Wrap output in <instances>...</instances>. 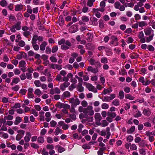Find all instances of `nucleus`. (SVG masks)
Masks as SVG:
<instances>
[{"mask_svg":"<svg viewBox=\"0 0 155 155\" xmlns=\"http://www.w3.org/2000/svg\"><path fill=\"white\" fill-rule=\"evenodd\" d=\"M83 113L85 114V117H86L88 116H92L94 114V111L93 109V107L91 106H88L86 108H84Z\"/></svg>","mask_w":155,"mask_h":155,"instance_id":"nucleus-1","label":"nucleus"},{"mask_svg":"<svg viewBox=\"0 0 155 155\" xmlns=\"http://www.w3.org/2000/svg\"><path fill=\"white\" fill-rule=\"evenodd\" d=\"M69 102L71 104V105L76 107L80 104V101L79 99L75 97V98L72 97L69 99Z\"/></svg>","mask_w":155,"mask_h":155,"instance_id":"nucleus-2","label":"nucleus"},{"mask_svg":"<svg viewBox=\"0 0 155 155\" xmlns=\"http://www.w3.org/2000/svg\"><path fill=\"white\" fill-rule=\"evenodd\" d=\"M94 118L96 121L95 124L97 125H101L100 121L102 119V117L99 113H95L94 115Z\"/></svg>","mask_w":155,"mask_h":155,"instance_id":"nucleus-3","label":"nucleus"},{"mask_svg":"<svg viewBox=\"0 0 155 155\" xmlns=\"http://www.w3.org/2000/svg\"><path fill=\"white\" fill-rule=\"evenodd\" d=\"M55 106L60 109L63 108L64 109H70V106L67 104L63 103L58 102L55 105Z\"/></svg>","mask_w":155,"mask_h":155,"instance_id":"nucleus-4","label":"nucleus"},{"mask_svg":"<svg viewBox=\"0 0 155 155\" xmlns=\"http://www.w3.org/2000/svg\"><path fill=\"white\" fill-rule=\"evenodd\" d=\"M86 86L89 91H92L95 93H96L97 92V89L91 84L87 83L86 84Z\"/></svg>","mask_w":155,"mask_h":155,"instance_id":"nucleus-5","label":"nucleus"},{"mask_svg":"<svg viewBox=\"0 0 155 155\" xmlns=\"http://www.w3.org/2000/svg\"><path fill=\"white\" fill-rule=\"evenodd\" d=\"M78 31L77 26L74 25L71 26L69 29V31L71 33H73Z\"/></svg>","mask_w":155,"mask_h":155,"instance_id":"nucleus-6","label":"nucleus"},{"mask_svg":"<svg viewBox=\"0 0 155 155\" xmlns=\"http://www.w3.org/2000/svg\"><path fill=\"white\" fill-rule=\"evenodd\" d=\"M20 53V54L17 55L16 58L18 60H20L22 58H27V55L26 53L23 52H21Z\"/></svg>","mask_w":155,"mask_h":155,"instance_id":"nucleus-7","label":"nucleus"},{"mask_svg":"<svg viewBox=\"0 0 155 155\" xmlns=\"http://www.w3.org/2000/svg\"><path fill=\"white\" fill-rule=\"evenodd\" d=\"M50 67L53 69H56L58 70L62 69L61 66L54 64H49Z\"/></svg>","mask_w":155,"mask_h":155,"instance_id":"nucleus-8","label":"nucleus"},{"mask_svg":"<svg viewBox=\"0 0 155 155\" xmlns=\"http://www.w3.org/2000/svg\"><path fill=\"white\" fill-rule=\"evenodd\" d=\"M145 34L147 35H149L153 33V31L150 27H147L144 30Z\"/></svg>","mask_w":155,"mask_h":155,"instance_id":"nucleus-9","label":"nucleus"},{"mask_svg":"<svg viewBox=\"0 0 155 155\" xmlns=\"http://www.w3.org/2000/svg\"><path fill=\"white\" fill-rule=\"evenodd\" d=\"M111 39H112V41L110 43L114 45L115 44V46H117L118 45V40L116 37L112 36L111 37Z\"/></svg>","mask_w":155,"mask_h":155,"instance_id":"nucleus-10","label":"nucleus"},{"mask_svg":"<svg viewBox=\"0 0 155 155\" xmlns=\"http://www.w3.org/2000/svg\"><path fill=\"white\" fill-rule=\"evenodd\" d=\"M43 38L41 36H38L36 35H35L33 36L32 41H33L36 42L37 40L39 41H43Z\"/></svg>","mask_w":155,"mask_h":155,"instance_id":"nucleus-11","label":"nucleus"},{"mask_svg":"<svg viewBox=\"0 0 155 155\" xmlns=\"http://www.w3.org/2000/svg\"><path fill=\"white\" fill-rule=\"evenodd\" d=\"M87 70L89 71H91L95 74L98 72V70L97 68H93L91 66H89L88 67Z\"/></svg>","mask_w":155,"mask_h":155,"instance_id":"nucleus-12","label":"nucleus"},{"mask_svg":"<svg viewBox=\"0 0 155 155\" xmlns=\"http://www.w3.org/2000/svg\"><path fill=\"white\" fill-rule=\"evenodd\" d=\"M31 136V134L30 132H27L26 136L24 137L25 141L28 142L30 140V137Z\"/></svg>","mask_w":155,"mask_h":155,"instance_id":"nucleus-13","label":"nucleus"},{"mask_svg":"<svg viewBox=\"0 0 155 155\" xmlns=\"http://www.w3.org/2000/svg\"><path fill=\"white\" fill-rule=\"evenodd\" d=\"M55 147L58 148V150L60 153H61L65 150V149L64 147L58 145L56 146Z\"/></svg>","mask_w":155,"mask_h":155,"instance_id":"nucleus-14","label":"nucleus"},{"mask_svg":"<svg viewBox=\"0 0 155 155\" xmlns=\"http://www.w3.org/2000/svg\"><path fill=\"white\" fill-rule=\"evenodd\" d=\"M93 35L92 33L88 32L87 34L86 39L88 41H91L92 40Z\"/></svg>","mask_w":155,"mask_h":155,"instance_id":"nucleus-15","label":"nucleus"},{"mask_svg":"<svg viewBox=\"0 0 155 155\" xmlns=\"http://www.w3.org/2000/svg\"><path fill=\"white\" fill-rule=\"evenodd\" d=\"M21 22L19 21L17 22L16 24L13 25V26L16 30H19L21 28Z\"/></svg>","mask_w":155,"mask_h":155,"instance_id":"nucleus-16","label":"nucleus"},{"mask_svg":"<svg viewBox=\"0 0 155 155\" xmlns=\"http://www.w3.org/2000/svg\"><path fill=\"white\" fill-rule=\"evenodd\" d=\"M31 43L32 44V46L34 49L36 50L37 51L39 49V46L36 44V42L31 40Z\"/></svg>","mask_w":155,"mask_h":155,"instance_id":"nucleus-17","label":"nucleus"},{"mask_svg":"<svg viewBox=\"0 0 155 155\" xmlns=\"http://www.w3.org/2000/svg\"><path fill=\"white\" fill-rule=\"evenodd\" d=\"M47 45V43L44 41L40 45V48L41 50L44 51L45 48V47Z\"/></svg>","mask_w":155,"mask_h":155,"instance_id":"nucleus-18","label":"nucleus"},{"mask_svg":"<svg viewBox=\"0 0 155 155\" xmlns=\"http://www.w3.org/2000/svg\"><path fill=\"white\" fill-rule=\"evenodd\" d=\"M62 96L64 98H69L71 96V93L68 91H65L63 93Z\"/></svg>","mask_w":155,"mask_h":155,"instance_id":"nucleus-19","label":"nucleus"},{"mask_svg":"<svg viewBox=\"0 0 155 155\" xmlns=\"http://www.w3.org/2000/svg\"><path fill=\"white\" fill-rule=\"evenodd\" d=\"M143 114L145 115L149 116L151 114V112L149 109H144L143 110Z\"/></svg>","mask_w":155,"mask_h":155,"instance_id":"nucleus-20","label":"nucleus"},{"mask_svg":"<svg viewBox=\"0 0 155 155\" xmlns=\"http://www.w3.org/2000/svg\"><path fill=\"white\" fill-rule=\"evenodd\" d=\"M77 90L79 92H83L84 91V88L82 86V84H78L77 86Z\"/></svg>","mask_w":155,"mask_h":155,"instance_id":"nucleus-21","label":"nucleus"},{"mask_svg":"<svg viewBox=\"0 0 155 155\" xmlns=\"http://www.w3.org/2000/svg\"><path fill=\"white\" fill-rule=\"evenodd\" d=\"M20 81V79L18 78H14L12 80V82L11 83V84L13 85L14 84H17Z\"/></svg>","mask_w":155,"mask_h":155,"instance_id":"nucleus-22","label":"nucleus"},{"mask_svg":"<svg viewBox=\"0 0 155 155\" xmlns=\"http://www.w3.org/2000/svg\"><path fill=\"white\" fill-rule=\"evenodd\" d=\"M22 120L21 118L19 117H16L15 120L14 122V124L17 125H18Z\"/></svg>","mask_w":155,"mask_h":155,"instance_id":"nucleus-23","label":"nucleus"},{"mask_svg":"<svg viewBox=\"0 0 155 155\" xmlns=\"http://www.w3.org/2000/svg\"><path fill=\"white\" fill-rule=\"evenodd\" d=\"M140 146L142 147H144L145 146H147V144L146 143L145 141L144 140H141L139 144Z\"/></svg>","mask_w":155,"mask_h":155,"instance_id":"nucleus-24","label":"nucleus"},{"mask_svg":"<svg viewBox=\"0 0 155 155\" xmlns=\"http://www.w3.org/2000/svg\"><path fill=\"white\" fill-rule=\"evenodd\" d=\"M138 23L139 26L140 27L147 25V23L144 21L139 22Z\"/></svg>","mask_w":155,"mask_h":155,"instance_id":"nucleus-25","label":"nucleus"},{"mask_svg":"<svg viewBox=\"0 0 155 155\" xmlns=\"http://www.w3.org/2000/svg\"><path fill=\"white\" fill-rule=\"evenodd\" d=\"M19 67L24 68L25 67L26 62L24 61H21L19 62Z\"/></svg>","mask_w":155,"mask_h":155,"instance_id":"nucleus-26","label":"nucleus"},{"mask_svg":"<svg viewBox=\"0 0 155 155\" xmlns=\"http://www.w3.org/2000/svg\"><path fill=\"white\" fill-rule=\"evenodd\" d=\"M23 7V5H16L15 8V10L16 11H18L21 10Z\"/></svg>","mask_w":155,"mask_h":155,"instance_id":"nucleus-27","label":"nucleus"},{"mask_svg":"<svg viewBox=\"0 0 155 155\" xmlns=\"http://www.w3.org/2000/svg\"><path fill=\"white\" fill-rule=\"evenodd\" d=\"M135 129V127L134 126H132L130 128L127 130V132L128 134H131L134 131Z\"/></svg>","mask_w":155,"mask_h":155,"instance_id":"nucleus-28","label":"nucleus"},{"mask_svg":"<svg viewBox=\"0 0 155 155\" xmlns=\"http://www.w3.org/2000/svg\"><path fill=\"white\" fill-rule=\"evenodd\" d=\"M139 152L142 155H145L146 153V149L144 148H141L139 149Z\"/></svg>","mask_w":155,"mask_h":155,"instance_id":"nucleus-29","label":"nucleus"},{"mask_svg":"<svg viewBox=\"0 0 155 155\" xmlns=\"http://www.w3.org/2000/svg\"><path fill=\"white\" fill-rule=\"evenodd\" d=\"M34 93L38 96L42 94V92L38 89H37L35 90Z\"/></svg>","mask_w":155,"mask_h":155,"instance_id":"nucleus-30","label":"nucleus"},{"mask_svg":"<svg viewBox=\"0 0 155 155\" xmlns=\"http://www.w3.org/2000/svg\"><path fill=\"white\" fill-rule=\"evenodd\" d=\"M119 97L120 99H123L124 97V91H120L119 93Z\"/></svg>","mask_w":155,"mask_h":155,"instance_id":"nucleus-31","label":"nucleus"},{"mask_svg":"<svg viewBox=\"0 0 155 155\" xmlns=\"http://www.w3.org/2000/svg\"><path fill=\"white\" fill-rule=\"evenodd\" d=\"M139 55L138 54L135 53H133L130 56V58L132 59L137 58H138Z\"/></svg>","mask_w":155,"mask_h":155,"instance_id":"nucleus-32","label":"nucleus"},{"mask_svg":"<svg viewBox=\"0 0 155 155\" xmlns=\"http://www.w3.org/2000/svg\"><path fill=\"white\" fill-rule=\"evenodd\" d=\"M108 123L105 120H103L101 121V126L102 127H106L108 125Z\"/></svg>","mask_w":155,"mask_h":155,"instance_id":"nucleus-33","label":"nucleus"},{"mask_svg":"<svg viewBox=\"0 0 155 155\" xmlns=\"http://www.w3.org/2000/svg\"><path fill=\"white\" fill-rule=\"evenodd\" d=\"M44 138L42 137H39L38 138V142L39 143H42L44 142Z\"/></svg>","mask_w":155,"mask_h":155,"instance_id":"nucleus-34","label":"nucleus"},{"mask_svg":"<svg viewBox=\"0 0 155 155\" xmlns=\"http://www.w3.org/2000/svg\"><path fill=\"white\" fill-rule=\"evenodd\" d=\"M34 83L36 87H40L41 85V82L38 80H35L34 82Z\"/></svg>","mask_w":155,"mask_h":155,"instance_id":"nucleus-35","label":"nucleus"},{"mask_svg":"<svg viewBox=\"0 0 155 155\" xmlns=\"http://www.w3.org/2000/svg\"><path fill=\"white\" fill-rule=\"evenodd\" d=\"M101 61L102 63L103 64L107 63L108 62L107 58L106 57L102 58H101Z\"/></svg>","mask_w":155,"mask_h":155,"instance_id":"nucleus-36","label":"nucleus"},{"mask_svg":"<svg viewBox=\"0 0 155 155\" xmlns=\"http://www.w3.org/2000/svg\"><path fill=\"white\" fill-rule=\"evenodd\" d=\"M62 130L61 129H60L59 127H57L56 128L55 131L54 132L55 134L56 135H58L59 133L61 134Z\"/></svg>","mask_w":155,"mask_h":155,"instance_id":"nucleus-37","label":"nucleus"},{"mask_svg":"<svg viewBox=\"0 0 155 155\" xmlns=\"http://www.w3.org/2000/svg\"><path fill=\"white\" fill-rule=\"evenodd\" d=\"M112 104L116 106H119L120 104L119 101L118 99H115L113 101Z\"/></svg>","mask_w":155,"mask_h":155,"instance_id":"nucleus-38","label":"nucleus"},{"mask_svg":"<svg viewBox=\"0 0 155 155\" xmlns=\"http://www.w3.org/2000/svg\"><path fill=\"white\" fill-rule=\"evenodd\" d=\"M130 149L132 150H135L137 149V146L134 144H131L130 147Z\"/></svg>","mask_w":155,"mask_h":155,"instance_id":"nucleus-39","label":"nucleus"},{"mask_svg":"<svg viewBox=\"0 0 155 155\" xmlns=\"http://www.w3.org/2000/svg\"><path fill=\"white\" fill-rule=\"evenodd\" d=\"M108 116L111 117L112 118H114L116 117V114L114 112H108L107 113Z\"/></svg>","mask_w":155,"mask_h":155,"instance_id":"nucleus-40","label":"nucleus"},{"mask_svg":"<svg viewBox=\"0 0 155 155\" xmlns=\"http://www.w3.org/2000/svg\"><path fill=\"white\" fill-rule=\"evenodd\" d=\"M81 19L84 22H88L89 20V18L86 16H83L81 18Z\"/></svg>","mask_w":155,"mask_h":155,"instance_id":"nucleus-41","label":"nucleus"},{"mask_svg":"<svg viewBox=\"0 0 155 155\" xmlns=\"http://www.w3.org/2000/svg\"><path fill=\"white\" fill-rule=\"evenodd\" d=\"M116 97L115 94H112L110 95L109 97H108L107 100H109V101L113 100Z\"/></svg>","mask_w":155,"mask_h":155,"instance_id":"nucleus-42","label":"nucleus"},{"mask_svg":"<svg viewBox=\"0 0 155 155\" xmlns=\"http://www.w3.org/2000/svg\"><path fill=\"white\" fill-rule=\"evenodd\" d=\"M101 107L102 109H106L108 108L109 105L106 103H103L102 104Z\"/></svg>","mask_w":155,"mask_h":155,"instance_id":"nucleus-43","label":"nucleus"},{"mask_svg":"<svg viewBox=\"0 0 155 155\" xmlns=\"http://www.w3.org/2000/svg\"><path fill=\"white\" fill-rule=\"evenodd\" d=\"M31 146L33 148L36 149H38L39 147L38 144L33 143H31Z\"/></svg>","mask_w":155,"mask_h":155,"instance_id":"nucleus-44","label":"nucleus"},{"mask_svg":"<svg viewBox=\"0 0 155 155\" xmlns=\"http://www.w3.org/2000/svg\"><path fill=\"white\" fill-rule=\"evenodd\" d=\"M31 112L32 114H33L35 116L37 117L38 116V112L35 109H32L31 110Z\"/></svg>","mask_w":155,"mask_h":155,"instance_id":"nucleus-45","label":"nucleus"},{"mask_svg":"<svg viewBox=\"0 0 155 155\" xmlns=\"http://www.w3.org/2000/svg\"><path fill=\"white\" fill-rule=\"evenodd\" d=\"M127 140L129 142H131L133 140V137L131 135L128 136L127 138Z\"/></svg>","mask_w":155,"mask_h":155,"instance_id":"nucleus-46","label":"nucleus"},{"mask_svg":"<svg viewBox=\"0 0 155 155\" xmlns=\"http://www.w3.org/2000/svg\"><path fill=\"white\" fill-rule=\"evenodd\" d=\"M21 104L20 103H16L15 104V105L12 107L13 108H17L21 107Z\"/></svg>","mask_w":155,"mask_h":155,"instance_id":"nucleus-47","label":"nucleus"},{"mask_svg":"<svg viewBox=\"0 0 155 155\" xmlns=\"http://www.w3.org/2000/svg\"><path fill=\"white\" fill-rule=\"evenodd\" d=\"M0 4L2 6L4 7L7 5V3L5 0H3L0 2Z\"/></svg>","mask_w":155,"mask_h":155,"instance_id":"nucleus-48","label":"nucleus"},{"mask_svg":"<svg viewBox=\"0 0 155 155\" xmlns=\"http://www.w3.org/2000/svg\"><path fill=\"white\" fill-rule=\"evenodd\" d=\"M62 77L60 74H58L57 75L56 78H55V79L59 81H62L61 80Z\"/></svg>","mask_w":155,"mask_h":155,"instance_id":"nucleus-49","label":"nucleus"},{"mask_svg":"<svg viewBox=\"0 0 155 155\" xmlns=\"http://www.w3.org/2000/svg\"><path fill=\"white\" fill-rule=\"evenodd\" d=\"M50 124L51 127H55L57 124V122L54 120H52L50 122Z\"/></svg>","mask_w":155,"mask_h":155,"instance_id":"nucleus-50","label":"nucleus"},{"mask_svg":"<svg viewBox=\"0 0 155 155\" xmlns=\"http://www.w3.org/2000/svg\"><path fill=\"white\" fill-rule=\"evenodd\" d=\"M114 5L116 8L119 9L120 6V4L119 2H117L114 3Z\"/></svg>","mask_w":155,"mask_h":155,"instance_id":"nucleus-51","label":"nucleus"},{"mask_svg":"<svg viewBox=\"0 0 155 155\" xmlns=\"http://www.w3.org/2000/svg\"><path fill=\"white\" fill-rule=\"evenodd\" d=\"M58 48L57 46H55L53 47L52 48L51 51L52 53H55L58 50Z\"/></svg>","mask_w":155,"mask_h":155,"instance_id":"nucleus-52","label":"nucleus"},{"mask_svg":"<svg viewBox=\"0 0 155 155\" xmlns=\"http://www.w3.org/2000/svg\"><path fill=\"white\" fill-rule=\"evenodd\" d=\"M64 23V21L63 18L62 17H60L59 18V24L60 25H62Z\"/></svg>","mask_w":155,"mask_h":155,"instance_id":"nucleus-53","label":"nucleus"},{"mask_svg":"<svg viewBox=\"0 0 155 155\" xmlns=\"http://www.w3.org/2000/svg\"><path fill=\"white\" fill-rule=\"evenodd\" d=\"M50 59L52 62H56L57 61V60L56 59V58L54 56L51 57Z\"/></svg>","mask_w":155,"mask_h":155,"instance_id":"nucleus-54","label":"nucleus"},{"mask_svg":"<svg viewBox=\"0 0 155 155\" xmlns=\"http://www.w3.org/2000/svg\"><path fill=\"white\" fill-rule=\"evenodd\" d=\"M125 97L126 98L129 99L131 100H133L134 99V97L130 94H127Z\"/></svg>","mask_w":155,"mask_h":155,"instance_id":"nucleus-55","label":"nucleus"},{"mask_svg":"<svg viewBox=\"0 0 155 155\" xmlns=\"http://www.w3.org/2000/svg\"><path fill=\"white\" fill-rule=\"evenodd\" d=\"M134 18L136 20H138L140 19L141 16L139 14H136L134 15Z\"/></svg>","mask_w":155,"mask_h":155,"instance_id":"nucleus-56","label":"nucleus"},{"mask_svg":"<svg viewBox=\"0 0 155 155\" xmlns=\"http://www.w3.org/2000/svg\"><path fill=\"white\" fill-rule=\"evenodd\" d=\"M81 104L84 107H85L87 105V103L86 101L84 100L81 102Z\"/></svg>","mask_w":155,"mask_h":155,"instance_id":"nucleus-57","label":"nucleus"},{"mask_svg":"<svg viewBox=\"0 0 155 155\" xmlns=\"http://www.w3.org/2000/svg\"><path fill=\"white\" fill-rule=\"evenodd\" d=\"M54 89L55 94H59L60 93L61 91L58 88L56 87L54 88Z\"/></svg>","mask_w":155,"mask_h":155,"instance_id":"nucleus-58","label":"nucleus"},{"mask_svg":"<svg viewBox=\"0 0 155 155\" xmlns=\"http://www.w3.org/2000/svg\"><path fill=\"white\" fill-rule=\"evenodd\" d=\"M95 60L92 58H91L89 60V62L90 64L92 65H95L96 62Z\"/></svg>","mask_w":155,"mask_h":155,"instance_id":"nucleus-59","label":"nucleus"},{"mask_svg":"<svg viewBox=\"0 0 155 155\" xmlns=\"http://www.w3.org/2000/svg\"><path fill=\"white\" fill-rule=\"evenodd\" d=\"M139 81L142 83V84L144 85V83H145L144 78V77H141L139 78Z\"/></svg>","mask_w":155,"mask_h":155,"instance_id":"nucleus-60","label":"nucleus"},{"mask_svg":"<svg viewBox=\"0 0 155 155\" xmlns=\"http://www.w3.org/2000/svg\"><path fill=\"white\" fill-rule=\"evenodd\" d=\"M23 137V136L20 134H18L16 137V140L17 141L20 140Z\"/></svg>","mask_w":155,"mask_h":155,"instance_id":"nucleus-61","label":"nucleus"},{"mask_svg":"<svg viewBox=\"0 0 155 155\" xmlns=\"http://www.w3.org/2000/svg\"><path fill=\"white\" fill-rule=\"evenodd\" d=\"M47 140V142L49 143H51L53 142L52 138L50 137H48Z\"/></svg>","mask_w":155,"mask_h":155,"instance_id":"nucleus-62","label":"nucleus"},{"mask_svg":"<svg viewBox=\"0 0 155 155\" xmlns=\"http://www.w3.org/2000/svg\"><path fill=\"white\" fill-rule=\"evenodd\" d=\"M25 45V42L22 40H21L19 41L18 43V45L21 47L24 46Z\"/></svg>","mask_w":155,"mask_h":155,"instance_id":"nucleus-63","label":"nucleus"},{"mask_svg":"<svg viewBox=\"0 0 155 155\" xmlns=\"http://www.w3.org/2000/svg\"><path fill=\"white\" fill-rule=\"evenodd\" d=\"M19 89V86L18 85H16L14 87L12 88V89L15 91H17Z\"/></svg>","mask_w":155,"mask_h":155,"instance_id":"nucleus-64","label":"nucleus"}]
</instances>
